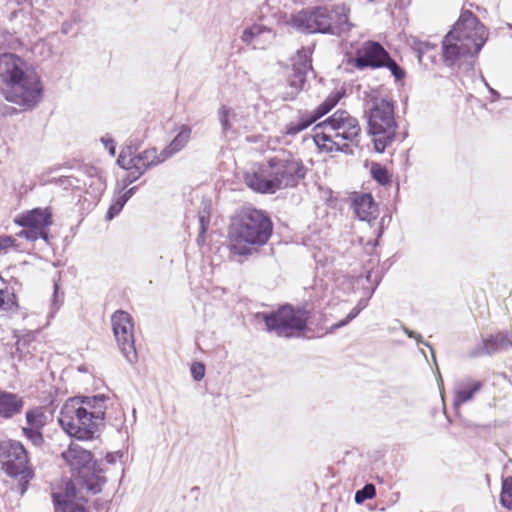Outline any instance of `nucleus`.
Masks as SVG:
<instances>
[{
  "label": "nucleus",
  "mask_w": 512,
  "mask_h": 512,
  "mask_svg": "<svg viewBox=\"0 0 512 512\" xmlns=\"http://www.w3.org/2000/svg\"><path fill=\"white\" fill-rule=\"evenodd\" d=\"M43 86L35 68L14 53L0 55V95L24 109L41 100Z\"/></svg>",
  "instance_id": "f257e3e1"
},
{
  "label": "nucleus",
  "mask_w": 512,
  "mask_h": 512,
  "mask_svg": "<svg viewBox=\"0 0 512 512\" xmlns=\"http://www.w3.org/2000/svg\"><path fill=\"white\" fill-rule=\"evenodd\" d=\"M105 400L104 395L68 399L58 418L61 428L78 440L92 439L103 423Z\"/></svg>",
  "instance_id": "f03ea898"
},
{
  "label": "nucleus",
  "mask_w": 512,
  "mask_h": 512,
  "mask_svg": "<svg viewBox=\"0 0 512 512\" xmlns=\"http://www.w3.org/2000/svg\"><path fill=\"white\" fill-rule=\"evenodd\" d=\"M304 176L305 168L301 161L289 156H276L247 173L245 181L254 191L272 194L296 185Z\"/></svg>",
  "instance_id": "7ed1b4c3"
},
{
  "label": "nucleus",
  "mask_w": 512,
  "mask_h": 512,
  "mask_svg": "<svg viewBox=\"0 0 512 512\" xmlns=\"http://www.w3.org/2000/svg\"><path fill=\"white\" fill-rule=\"evenodd\" d=\"M272 228V222L264 212L243 210L232 219L230 225V251L241 256L252 254L257 246L267 243Z\"/></svg>",
  "instance_id": "20e7f679"
},
{
  "label": "nucleus",
  "mask_w": 512,
  "mask_h": 512,
  "mask_svg": "<svg viewBox=\"0 0 512 512\" xmlns=\"http://www.w3.org/2000/svg\"><path fill=\"white\" fill-rule=\"evenodd\" d=\"M360 134L361 126L357 118L345 110H337L315 126L313 137L316 145L328 152L352 153L349 143L357 144Z\"/></svg>",
  "instance_id": "39448f33"
},
{
  "label": "nucleus",
  "mask_w": 512,
  "mask_h": 512,
  "mask_svg": "<svg viewBox=\"0 0 512 512\" xmlns=\"http://www.w3.org/2000/svg\"><path fill=\"white\" fill-rule=\"evenodd\" d=\"M349 8L345 4L328 7H316L310 11H301L294 17V24L308 33L338 34L351 27L348 20Z\"/></svg>",
  "instance_id": "423d86ee"
},
{
  "label": "nucleus",
  "mask_w": 512,
  "mask_h": 512,
  "mask_svg": "<svg viewBox=\"0 0 512 512\" xmlns=\"http://www.w3.org/2000/svg\"><path fill=\"white\" fill-rule=\"evenodd\" d=\"M368 106V131L374 137V147L379 153L395 141L397 123L391 101L378 96H370Z\"/></svg>",
  "instance_id": "0eeeda50"
},
{
  "label": "nucleus",
  "mask_w": 512,
  "mask_h": 512,
  "mask_svg": "<svg viewBox=\"0 0 512 512\" xmlns=\"http://www.w3.org/2000/svg\"><path fill=\"white\" fill-rule=\"evenodd\" d=\"M62 459L72 469L78 472V477L73 484L79 486V491L86 490L91 494L101 491L106 482L105 477L91 471L92 454L77 443H71L67 450L61 453Z\"/></svg>",
  "instance_id": "6e6552de"
},
{
  "label": "nucleus",
  "mask_w": 512,
  "mask_h": 512,
  "mask_svg": "<svg viewBox=\"0 0 512 512\" xmlns=\"http://www.w3.org/2000/svg\"><path fill=\"white\" fill-rule=\"evenodd\" d=\"M0 467L8 476L19 480V491L23 495L34 473L29 465L27 451L21 442H0Z\"/></svg>",
  "instance_id": "1a4fd4ad"
},
{
  "label": "nucleus",
  "mask_w": 512,
  "mask_h": 512,
  "mask_svg": "<svg viewBox=\"0 0 512 512\" xmlns=\"http://www.w3.org/2000/svg\"><path fill=\"white\" fill-rule=\"evenodd\" d=\"M261 318L268 332L278 337L290 338L299 336L306 328L308 313L302 309H295L291 305H284L272 313H261Z\"/></svg>",
  "instance_id": "9d476101"
},
{
  "label": "nucleus",
  "mask_w": 512,
  "mask_h": 512,
  "mask_svg": "<svg viewBox=\"0 0 512 512\" xmlns=\"http://www.w3.org/2000/svg\"><path fill=\"white\" fill-rule=\"evenodd\" d=\"M15 223L24 229L17 235L29 241L40 238L48 240V227L52 224V213L48 208H35L16 217Z\"/></svg>",
  "instance_id": "9b49d317"
},
{
  "label": "nucleus",
  "mask_w": 512,
  "mask_h": 512,
  "mask_svg": "<svg viewBox=\"0 0 512 512\" xmlns=\"http://www.w3.org/2000/svg\"><path fill=\"white\" fill-rule=\"evenodd\" d=\"M452 32L466 41L474 51H480L488 39V30L483 23L469 10L461 13Z\"/></svg>",
  "instance_id": "f8f14e48"
},
{
  "label": "nucleus",
  "mask_w": 512,
  "mask_h": 512,
  "mask_svg": "<svg viewBox=\"0 0 512 512\" xmlns=\"http://www.w3.org/2000/svg\"><path fill=\"white\" fill-rule=\"evenodd\" d=\"M111 322L114 336L124 357L131 364L136 362L132 317L129 313L119 310L112 315Z\"/></svg>",
  "instance_id": "ddd939ff"
},
{
  "label": "nucleus",
  "mask_w": 512,
  "mask_h": 512,
  "mask_svg": "<svg viewBox=\"0 0 512 512\" xmlns=\"http://www.w3.org/2000/svg\"><path fill=\"white\" fill-rule=\"evenodd\" d=\"M312 70L311 50L302 48L293 58V74L289 80V91L283 94L284 100H293L300 92L308 72Z\"/></svg>",
  "instance_id": "4468645a"
},
{
  "label": "nucleus",
  "mask_w": 512,
  "mask_h": 512,
  "mask_svg": "<svg viewBox=\"0 0 512 512\" xmlns=\"http://www.w3.org/2000/svg\"><path fill=\"white\" fill-rule=\"evenodd\" d=\"M390 60L388 52L381 44L367 41L357 50L356 58L351 61L357 69L384 67L385 61Z\"/></svg>",
  "instance_id": "2eb2a0df"
},
{
  "label": "nucleus",
  "mask_w": 512,
  "mask_h": 512,
  "mask_svg": "<svg viewBox=\"0 0 512 512\" xmlns=\"http://www.w3.org/2000/svg\"><path fill=\"white\" fill-rule=\"evenodd\" d=\"M456 32L450 31L442 43L443 59L446 65H454L466 57H475L480 51H474L466 41L456 36Z\"/></svg>",
  "instance_id": "dca6fc26"
},
{
  "label": "nucleus",
  "mask_w": 512,
  "mask_h": 512,
  "mask_svg": "<svg viewBox=\"0 0 512 512\" xmlns=\"http://www.w3.org/2000/svg\"><path fill=\"white\" fill-rule=\"evenodd\" d=\"M86 490L79 491V486L68 483L63 495L54 494V512H87L84 503Z\"/></svg>",
  "instance_id": "f3484780"
},
{
  "label": "nucleus",
  "mask_w": 512,
  "mask_h": 512,
  "mask_svg": "<svg viewBox=\"0 0 512 512\" xmlns=\"http://www.w3.org/2000/svg\"><path fill=\"white\" fill-rule=\"evenodd\" d=\"M26 425L22 427L23 435L35 446L44 442L42 429L47 423V415L42 407L28 409L25 414Z\"/></svg>",
  "instance_id": "a211bd4d"
},
{
  "label": "nucleus",
  "mask_w": 512,
  "mask_h": 512,
  "mask_svg": "<svg viewBox=\"0 0 512 512\" xmlns=\"http://www.w3.org/2000/svg\"><path fill=\"white\" fill-rule=\"evenodd\" d=\"M275 36L276 34L272 29L255 23L243 31L241 39L254 49H265L273 43Z\"/></svg>",
  "instance_id": "6ab92c4d"
},
{
  "label": "nucleus",
  "mask_w": 512,
  "mask_h": 512,
  "mask_svg": "<svg viewBox=\"0 0 512 512\" xmlns=\"http://www.w3.org/2000/svg\"><path fill=\"white\" fill-rule=\"evenodd\" d=\"M352 208L355 215L362 221L372 222L378 216V206L373 197L367 193H355L352 197Z\"/></svg>",
  "instance_id": "aec40b11"
},
{
  "label": "nucleus",
  "mask_w": 512,
  "mask_h": 512,
  "mask_svg": "<svg viewBox=\"0 0 512 512\" xmlns=\"http://www.w3.org/2000/svg\"><path fill=\"white\" fill-rule=\"evenodd\" d=\"M482 387V383L477 380L465 378L456 382L454 387L453 406L458 409L462 404L473 399Z\"/></svg>",
  "instance_id": "412c9836"
},
{
  "label": "nucleus",
  "mask_w": 512,
  "mask_h": 512,
  "mask_svg": "<svg viewBox=\"0 0 512 512\" xmlns=\"http://www.w3.org/2000/svg\"><path fill=\"white\" fill-rule=\"evenodd\" d=\"M167 159L168 157L164 156V150L158 153L155 148H150L139 153L136 155L137 171L132 172L130 183L137 180L148 168L158 165Z\"/></svg>",
  "instance_id": "4be33fe9"
},
{
  "label": "nucleus",
  "mask_w": 512,
  "mask_h": 512,
  "mask_svg": "<svg viewBox=\"0 0 512 512\" xmlns=\"http://www.w3.org/2000/svg\"><path fill=\"white\" fill-rule=\"evenodd\" d=\"M23 406L22 397L15 393L0 390V417L11 419L22 411Z\"/></svg>",
  "instance_id": "5701e85b"
},
{
  "label": "nucleus",
  "mask_w": 512,
  "mask_h": 512,
  "mask_svg": "<svg viewBox=\"0 0 512 512\" xmlns=\"http://www.w3.org/2000/svg\"><path fill=\"white\" fill-rule=\"evenodd\" d=\"M191 128L187 125H182L178 134L173 138L169 145L164 148V156L170 158L177 152L181 151L189 142L191 137Z\"/></svg>",
  "instance_id": "b1692460"
},
{
  "label": "nucleus",
  "mask_w": 512,
  "mask_h": 512,
  "mask_svg": "<svg viewBox=\"0 0 512 512\" xmlns=\"http://www.w3.org/2000/svg\"><path fill=\"white\" fill-rule=\"evenodd\" d=\"M314 122H316V120L315 117H313V115L311 114V112L300 110L298 112L297 119L290 121L286 125L284 133L286 135L295 136L301 131L308 128Z\"/></svg>",
  "instance_id": "393cba45"
},
{
  "label": "nucleus",
  "mask_w": 512,
  "mask_h": 512,
  "mask_svg": "<svg viewBox=\"0 0 512 512\" xmlns=\"http://www.w3.org/2000/svg\"><path fill=\"white\" fill-rule=\"evenodd\" d=\"M341 98V94L339 92L332 93L328 96L323 103H321L314 112H311L315 120L317 121L319 118L327 114Z\"/></svg>",
  "instance_id": "a878e982"
},
{
  "label": "nucleus",
  "mask_w": 512,
  "mask_h": 512,
  "mask_svg": "<svg viewBox=\"0 0 512 512\" xmlns=\"http://www.w3.org/2000/svg\"><path fill=\"white\" fill-rule=\"evenodd\" d=\"M118 165L128 171L127 179L130 182L132 179V172L137 171L136 156L132 157L131 154L122 150L117 159Z\"/></svg>",
  "instance_id": "bb28decb"
},
{
  "label": "nucleus",
  "mask_w": 512,
  "mask_h": 512,
  "mask_svg": "<svg viewBox=\"0 0 512 512\" xmlns=\"http://www.w3.org/2000/svg\"><path fill=\"white\" fill-rule=\"evenodd\" d=\"M500 503L507 509H512V476L502 480Z\"/></svg>",
  "instance_id": "cd10ccee"
},
{
  "label": "nucleus",
  "mask_w": 512,
  "mask_h": 512,
  "mask_svg": "<svg viewBox=\"0 0 512 512\" xmlns=\"http://www.w3.org/2000/svg\"><path fill=\"white\" fill-rule=\"evenodd\" d=\"M198 218H199V224H200L198 242H203L204 234L206 233L209 223H210V205L209 204L204 203L203 207L201 208V210L198 213Z\"/></svg>",
  "instance_id": "c85d7f7f"
},
{
  "label": "nucleus",
  "mask_w": 512,
  "mask_h": 512,
  "mask_svg": "<svg viewBox=\"0 0 512 512\" xmlns=\"http://www.w3.org/2000/svg\"><path fill=\"white\" fill-rule=\"evenodd\" d=\"M235 116L236 114L234 113V111L231 108H228L227 106L223 105L219 109L218 117L224 132H227L228 130L231 129L232 124L230 120L233 119Z\"/></svg>",
  "instance_id": "c756f323"
},
{
  "label": "nucleus",
  "mask_w": 512,
  "mask_h": 512,
  "mask_svg": "<svg viewBox=\"0 0 512 512\" xmlns=\"http://www.w3.org/2000/svg\"><path fill=\"white\" fill-rule=\"evenodd\" d=\"M375 494V486L373 484H366L362 489L355 493V502L357 504H361L367 499H372Z\"/></svg>",
  "instance_id": "7c9ffc66"
},
{
  "label": "nucleus",
  "mask_w": 512,
  "mask_h": 512,
  "mask_svg": "<svg viewBox=\"0 0 512 512\" xmlns=\"http://www.w3.org/2000/svg\"><path fill=\"white\" fill-rule=\"evenodd\" d=\"M125 204H126L125 199H123L120 195L117 196L114 199L113 203L110 205V207L107 211L106 218L108 220L113 219L116 215H118L121 212V210L123 209Z\"/></svg>",
  "instance_id": "2f4dec72"
},
{
  "label": "nucleus",
  "mask_w": 512,
  "mask_h": 512,
  "mask_svg": "<svg viewBox=\"0 0 512 512\" xmlns=\"http://www.w3.org/2000/svg\"><path fill=\"white\" fill-rule=\"evenodd\" d=\"M366 306V303L359 302L358 305L353 308L350 313L347 315V317L344 320L339 321L338 323L334 324L331 329L335 330L338 328H341L348 324L351 320H353L360 312L361 310Z\"/></svg>",
  "instance_id": "473e14b6"
},
{
  "label": "nucleus",
  "mask_w": 512,
  "mask_h": 512,
  "mask_svg": "<svg viewBox=\"0 0 512 512\" xmlns=\"http://www.w3.org/2000/svg\"><path fill=\"white\" fill-rule=\"evenodd\" d=\"M15 304V295L11 291H4L0 295V310H10Z\"/></svg>",
  "instance_id": "72a5a7b5"
},
{
  "label": "nucleus",
  "mask_w": 512,
  "mask_h": 512,
  "mask_svg": "<svg viewBox=\"0 0 512 512\" xmlns=\"http://www.w3.org/2000/svg\"><path fill=\"white\" fill-rule=\"evenodd\" d=\"M64 295L59 293V285L57 282L54 283V292L51 299V314L56 313L63 303Z\"/></svg>",
  "instance_id": "f704fd0d"
},
{
  "label": "nucleus",
  "mask_w": 512,
  "mask_h": 512,
  "mask_svg": "<svg viewBox=\"0 0 512 512\" xmlns=\"http://www.w3.org/2000/svg\"><path fill=\"white\" fill-rule=\"evenodd\" d=\"M372 175L375 180H377L380 184L384 185L389 182V176L387 170L381 166H376L372 168Z\"/></svg>",
  "instance_id": "c9c22d12"
},
{
  "label": "nucleus",
  "mask_w": 512,
  "mask_h": 512,
  "mask_svg": "<svg viewBox=\"0 0 512 512\" xmlns=\"http://www.w3.org/2000/svg\"><path fill=\"white\" fill-rule=\"evenodd\" d=\"M385 67H387L392 75L397 79L400 80L404 77V71L397 65V63L390 58V60L385 61Z\"/></svg>",
  "instance_id": "e433bc0d"
},
{
  "label": "nucleus",
  "mask_w": 512,
  "mask_h": 512,
  "mask_svg": "<svg viewBox=\"0 0 512 512\" xmlns=\"http://www.w3.org/2000/svg\"><path fill=\"white\" fill-rule=\"evenodd\" d=\"M191 374L196 381L202 380L205 375V366L202 363H194L191 366Z\"/></svg>",
  "instance_id": "4c0bfd02"
},
{
  "label": "nucleus",
  "mask_w": 512,
  "mask_h": 512,
  "mask_svg": "<svg viewBox=\"0 0 512 512\" xmlns=\"http://www.w3.org/2000/svg\"><path fill=\"white\" fill-rule=\"evenodd\" d=\"M496 346H497V338L491 337L490 339H488L484 342L483 353L491 354L492 352H494L496 350Z\"/></svg>",
  "instance_id": "58836bf2"
},
{
  "label": "nucleus",
  "mask_w": 512,
  "mask_h": 512,
  "mask_svg": "<svg viewBox=\"0 0 512 512\" xmlns=\"http://www.w3.org/2000/svg\"><path fill=\"white\" fill-rule=\"evenodd\" d=\"M403 331L405 332V334L409 337V338H413L415 339L418 343H422L424 344L425 346L429 347L431 349V346L429 343L427 342H424L422 340V337L420 334L408 329L407 327H403Z\"/></svg>",
  "instance_id": "ea45409f"
},
{
  "label": "nucleus",
  "mask_w": 512,
  "mask_h": 512,
  "mask_svg": "<svg viewBox=\"0 0 512 512\" xmlns=\"http://www.w3.org/2000/svg\"><path fill=\"white\" fill-rule=\"evenodd\" d=\"M15 239L10 236H0V247L4 250L14 245Z\"/></svg>",
  "instance_id": "a19ab883"
},
{
  "label": "nucleus",
  "mask_w": 512,
  "mask_h": 512,
  "mask_svg": "<svg viewBox=\"0 0 512 512\" xmlns=\"http://www.w3.org/2000/svg\"><path fill=\"white\" fill-rule=\"evenodd\" d=\"M101 141L103 142L105 148L108 149L109 153L114 156L115 155V150H116V145L113 141V139L111 138H102Z\"/></svg>",
  "instance_id": "79ce46f5"
},
{
  "label": "nucleus",
  "mask_w": 512,
  "mask_h": 512,
  "mask_svg": "<svg viewBox=\"0 0 512 512\" xmlns=\"http://www.w3.org/2000/svg\"><path fill=\"white\" fill-rule=\"evenodd\" d=\"M136 190V187H132L130 189H128L127 191H125L122 195H120L123 199H125V201L127 202L131 197L132 195L134 194Z\"/></svg>",
  "instance_id": "37998d69"
},
{
  "label": "nucleus",
  "mask_w": 512,
  "mask_h": 512,
  "mask_svg": "<svg viewBox=\"0 0 512 512\" xmlns=\"http://www.w3.org/2000/svg\"><path fill=\"white\" fill-rule=\"evenodd\" d=\"M4 291H10V289L7 287L4 279L0 276V295L2 293L4 294Z\"/></svg>",
  "instance_id": "c03bdc74"
},
{
  "label": "nucleus",
  "mask_w": 512,
  "mask_h": 512,
  "mask_svg": "<svg viewBox=\"0 0 512 512\" xmlns=\"http://www.w3.org/2000/svg\"><path fill=\"white\" fill-rule=\"evenodd\" d=\"M117 457H118V455H117V454L109 453V454H107V456H106V460H107V462H109V463H114V462H116Z\"/></svg>",
  "instance_id": "a18cd8bd"
},
{
  "label": "nucleus",
  "mask_w": 512,
  "mask_h": 512,
  "mask_svg": "<svg viewBox=\"0 0 512 512\" xmlns=\"http://www.w3.org/2000/svg\"><path fill=\"white\" fill-rule=\"evenodd\" d=\"M488 89H489L490 93L493 95V99H492L493 101L499 98V93L496 90H494L493 88H491L489 86H488Z\"/></svg>",
  "instance_id": "49530a36"
},
{
  "label": "nucleus",
  "mask_w": 512,
  "mask_h": 512,
  "mask_svg": "<svg viewBox=\"0 0 512 512\" xmlns=\"http://www.w3.org/2000/svg\"><path fill=\"white\" fill-rule=\"evenodd\" d=\"M438 384H439V386H440V387H442V386H443V381H442V378H441V376H440V375H439Z\"/></svg>",
  "instance_id": "de8ad7c7"
}]
</instances>
